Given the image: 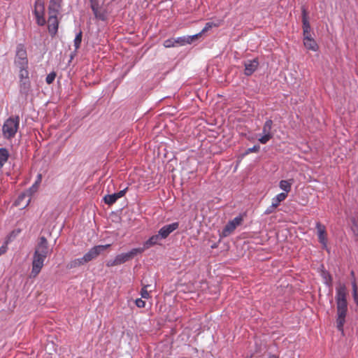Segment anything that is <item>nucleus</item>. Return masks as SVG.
<instances>
[{
    "label": "nucleus",
    "mask_w": 358,
    "mask_h": 358,
    "mask_svg": "<svg viewBox=\"0 0 358 358\" xmlns=\"http://www.w3.org/2000/svg\"><path fill=\"white\" fill-rule=\"evenodd\" d=\"M347 288L345 284L339 283L336 287V328L342 334L348 313Z\"/></svg>",
    "instance_id": "f257e3e1"
},
{
    "label": "nucleus",
    "mask_w": 358,
    "mask_h": 358,
    "mask_svg": "<svg viewBox=\"0 0 358 358\" xmlns=\"http://www.w3.org/2000/svg\"><path fill=\"white\" fill-rule=\"evenodd\" d=\"M110 244L95 245L90 248L82 257L71 260L69 264L70 268H74L84 265L96 259L101 252L110 247Z\"/></svg>",
    "instance_id": "f03ea898"
},
{
    "label": "nucleus",
    "mask_w": 358,
    "mask_h": 358,
    "mask_svg": "<svg viewBox=\"0 0 358 358\" xmlns=\"http://www.w3.org/2000/svg\"><path fill=\"white\" fill-rule=\"evenodd\" d=\"M14 64L18 68L19 73L29 72L27 52L23 43H18L16 46Z\"/></svg>",
    "instance_id": "7ed1b4c3"
},
{
    "label": "nucleus",
    "mask_w": 358,
    "mask_h": 358,
    "mask_svg": "<svg viewBox=\"0 0 358 358\" xmlns=\"http://www.w3.org/2000/svg\"><path fill=\"white\" fill-rule=\"evenodd\" d=\"M20 126L19 116H10L7 118L2 126V135L5 139L10 140L15 137Z\"/></svg>",
    "instance_id": "20e7f679"
},
{
    "label": "nucleus",
    "mask_w": 358,
    "mask_h": 358,
    "mask_svg": "<svg viewBox=\"0 0 358 358\" xmlns=\"http://www.w3.org/2000/svg\"><path fill=\"white\" fill-rule=\"evenodd\" d=\"M36 22L39 26H44L46 23L45 19V4L43 0H36L33 10Z\"/></svg>",
    "instance_id": "39448f33"
},
{
    "label": "nucleus",
    "mask_w": 358,
    "mask_h": 358,
    "mask_svg": "<svg viewBox=\"0 0 358 358\" xmlns=\"http://www.w3.org/2000/svg\"><path fill=\"white\" fill-rule=\"evenodd\" d=\"M31 90V82L29 78V72L19 73V90L20 93L25 98Z\"/></svg>",
    "instance_id": "423d86ee"
},
{
    "label": "nucleus",
    "mask_w": 358,
    "mask_h": 358,
    "mask_svg": "<svg viewBox=\"0 0 358 358\" xmlns=\"http://www.w3.org/2000/svg\"><path fill=\"white\" fill-rule=\"evenodd\" d=\"M45 259L46 257H43V255H33L31 271V275L32 277L35 278L39 274L44 266Z\"/></svg>",
    "instance_id": "0eeeda50"
},
{
    "label": "nucleus",
    "mask_w": 358,
    "mask_h": 358,
    "mask_svg": "<svg viewBox=\"0 0 358 358\" xmlns=\"http://www.w3.org/2000/svg\"><path fill=\"white\" fill-rule=\"evenodd\" d=\"M315 228L317 229L318 241L322 245V248L329 252V249L327 247L328 240L326 227L324 224H321L320 222H317L315 223Z\"/></svg>",
    "instance_id": "6e6552de"
},
{
    "label": "nucleus",
    "mask_w": 358,
    "mask_h": 358,
    "mask_svg": "<svg viewBox=\"0 0 358 358\" xmlns=\"http://www.w3.org/2000/svg\"><path fill=\"white\" fill-rule=\"evenodd\" d=\"M51 252V250L49 249L48 243L45 236H41L38 239V242L36 246L34 254H36L38 255H43V257H47Z\"/></svg>",
    "instance_id": "1a4fd4ad"
},
{
    "label": "nucleus",
    "mask_w": 358,
    "mask_h": 358,
    "mask_svg": "<svg viewBox=\"0 0 358 358\" xmlns=\"http://www.w3.org/2000/svg\"><path fill=\"white\" fill-rule=\"evenodd\" d=\"M242 221L243 217L241 215L236 216L233 220L229 221L222 229V236L224 237L228 236L241 224Z\"/></svg>",
    "instance_id": "9d476101"
},
{
    "label": "nucleus",
    "mask_w": 358,
    "mask_h": 358,
    "mask_svg": "<svg viewBox=\"0 0 358 358\" xmlns=\"http://www.w3.org/2000/svg\"><path fill=\"white\" fill-rule=\"evenodd\" d=\"M142 250H138L137 248L131 249L130 251L124 253H121L115 256L116 261L117 262L118 264L120 265L122 264H124L129 260L134 258L136 255L138 254H141Z\"/></svg>",
    "instance_id": "9b49d317"
},
{
    "label": "nucleus",
    "mask_w": 358,
    "mask_h": 358,
    "mask_svg": "<svg viewBox=\"0 0 358 358\" xmlns=\"http://www.w3.org/2000/svg\"><path fill=\"white\" fill-rule=\"evenodd\" d=\"M179 227V222H175L169 224H166L161 227L158 231L159 236L162 239L166 238L172 232L178 229Z\"/></svg>",
    "instance_id": "f8f14e48"
},
{
    "label": "nucleus",
    "mask_w": 358,
    "mask_h": 358,
    "mask_svg": "<svg viewBox=\"0 0 358 358\" xmlns=\"http://www.w3.org/2000/svg\"><path fill=\"white\" fill-rule=\"evenodd\" d=\"M163 45L166 48L184 46L187 45V41H185L183 36L177 38H168L164 41Z\"/></svg>",
    "instance_id": "ddd939ff"
},
{
    "label": "nucleus",
    "mask_w": 358,
    "mask_h": 358,
    "mask_svg": "<svg viewBox=\"0 0 358 358\" xmlns=\"http://www.w3.org/2000/svg\"><path fill=\"white\" fill-rule=\"evenodd\" d=\"M58 15H49L48 22V29L50 35L52 37H54L57 31L59 28V20L57 18Z\"/></svg>",
    "instance_id": "4468645a"
},
{
    "label": "nucleus",
    "mask_w": 358,
    "mask_h": 358,
    "mask_svg": "<svg viewBox=\"0 0 358 358\" xmlns=\"http://www.w3.org/2000/svg\"><path fill=\"white\" fill-rule=\"evenodd\" d=\"M259 64V60L257 58L245 61L244 74L247 76H251L257 69Z\"/></svg>",
    "instance_id": "2eb2a0df"
},
{
    "label": "nucleus",
    "mask_w": 358,
    "mask_h": 358,
    "mask_svg": "<svg viewBox=\"0 0 358 358\" xmlns=\"http://www.w3.org/2000/svg\"><path fill=\"white\" fill-rule=\"evenodd\" d=\"M62 0H50L48 11L49 15H58L62 9Z\"/></svg>",
    "instance_id": "dca6fc26"
},
{
    "label": "nucleus",
    "mask_w": 358,
    "mask_h": 358,
    "mask_svg": "<svg viewBox=\"0 0 358 358\" xmlns=\"http://www.w3.org/2000/svg\"><path fill=\"white\" fill-rule=\"evenodd\" d=\"M162 240L159 234L150 236L147 241H145L142 248H137L138 250H142V253L147 249L157 245L158 242Z\"/></svg>",
    "instance_id": "f3484780"
},
{
    "label": "nucleus",
    "mask_w": 358,
    "mask_h": 358,
    "mask_svg": "<svg viewBox=\"0 0 358 358\" xmlns=\"http://www.w3.org/2000/svg\"><path fill=\"white\" fill-rule=\"evenodd\" d=\"M303 32H310L311 27L308 18V12L305 6L301 7Z\"/></svg>",
    "instance_id": "a211bd4d"
},
{
    "label": "nucleus",
    "mask_w": 358,
    "mask_h": 358,
    "mask_svg": "<svg viewBox=\"0 0 358 358\" xmlns=\"http://www.w3.org/2000/svg\"><path fill=\"white\" fill-rule=\"evenodd\" d=\"M303 45L306 49L313 52H317L319 50L317 43L313 38L306 37V39L303 40Z\"/></svg>",
    "instance_id": "6ab92c4d"
},
{
    "label": "nucleus",
    "mask_w": 358,
    "mask_h": 358,
    "mask_svg": "<svg viewBox=\"0 0 358 358\" xmlns=\"http://www.w3.org/2000/svg\"><path fill=\"white\" fill-rule=\"evenodd\" d=\"M292 180H282L279 182V187L283 192L282 193H286V196H288V193L292 189Z\"/></svg>",
    "instance_id": "aec40b11"
},
{
    "label": "nucleus",
    "mask_w": 358,
    "mask_h": 358,
    "mask_svg": "<svg viewBox=\"0 0 358 358\" xmlns=\"http://www.w3.org/2000/svg\"><path fill=\"white\" fill-rule=\"evenodd\" d=\"M286 193H280L274 196L271 200V203L278 208L282 201L287 199Z\"/></svg>",
    "instance_id": "412c9836"
},
{
    "label": "nucleus",
    "mask_w": 358,
    "mask_h": 358,
    "mask_svg": "<svg viewBox=\"0 0 358 358\" xmlns=\"http://www.w3.org/2000/svg\"><path fill=\"white\" fill-rule=\"evenodd\" d=\"M96 20L101 21H106L108 19V13L106 9L101 8L96 13H93Z\"/></svg>",
    "instance_id": "4be33fe9"
},
{
    "label": "nucleus",
    "mask_w": 358,
    "mask_h": 358,
    "mask_svg": "<svg viewBox=\"0 0 358 358\" xmlns=\"http://www.w3.org/2000/svg\"><path fill=\"white\" fill-rule=\"evenodd\" d=\"M118 197L116 193L112 194H107L103 197L104 202L108 205H112L115 203Z\"/></svg>",
    "instance_id": "5701e85b"
},
{
    "label": "nucleus",
    "mask_w": 358,
    "mask_h": 358,
    "mask_svg": "<svg viewBox=\"0 0 358 358\" xmlns=\"http://www.w3.org/2000/svg\"><path fill=\"white\" fill-rule=\"evenodd\" d=\"M83 32L80 31L76 34V37L73 40V45L75 48V52L80 48L82 42Z\"/></svg>",
    "instance_id": "b1692460"
},
{
    "label": "nucleus",
    "mask_w": 358,
    "mask_h": 358,
    "mask_svg": "<svg viewBox=\"0 0 358 358\" xmlns=\"http://www.w3.org/2000/svg\"><path fill=\"white\" fill-rule=\"evenodd\" d=\"M272 126H273L272 120H271V119L266 120L263 126V129H262L263 134H272V133H271Z\"/></svg>",
    "instance_id": "393cba45"
},
{
    "label": "nucleus",
    "mask_w": 358,
    "mask_h": 358,
    "mask_svg": "<svg viewBox=\"0 0 358 358\" xmlns=\"http://www.w3.org/2000/svg\"><path fill=\"white\" fill-rule=\"evenodd\" d=\"M9 157L8 151L6 148H0V163L3 165L8 161Z\"/></svg>",
    "instance_id": "a878e982"
},
{
    "label": "nucleus",
    "mask_w": 358,
    "mask_h": 358,
    "mask_svg": "<svg viewBox=\"0 0 358 358\" xmlns=\"http://www.w3.org/2000/svg\"><path fill=\"white\" fill-rule=\"evenodd\" d=\"M322 278L324 280V284L326 286L331 287L332 286L333 278H332L331 275H330V273L327 271L323 272Z\"/></svg>",
    "instance_id": "bb28decb"
},
{
    "label": "nucleus",
    "mask_w": 358,
    "mask_h": 358,
    "mask_svg": "<svg viewBox=\"0 0 358 358\" xmlns=\"http://www.w3.org/2000/svg\"><path fill=\"white\" fill-rule=\"evenodd\" d=\"M220 24V21H218L217 22H208L205 24L204 27L203 28V29L201 31L202 34H203V33L208 31L210 29H211L213 27H219Z\"/></svg>",
    "instance_id": "cd10ccee"
},
{
    "label": "nucleus",
    "mask_w": 358,
    "mask_h": 358,
    "mask_svg": "<svg viewBox=\"0 0 358 358\" xmlns=\"http://www.w3.org/2000/svg\"><path fill=\"white\" fill-rule=\"evenodd\" d=\"M352 287L353 300H354L355 304L357 305V306H358V292H357V283H356L355 280H353L352 282Z\"/></svg>",
    "instance_id": "c85d7f7f"
},
{
    "label": "nucleus",
    "mask_w": 358,
    "mask_h": 358,
    "mask_svg": "<svg viewBox=\"0 0 358 358\" xmlns=\"http://www.w3.org/2000/svg\"><path fill=\"white\" fill-rule=\"evenodd\" d=\"M201 34H203L201 33V31H200L199 33L192 35V36H184L185 41H187V45L191 44L194 39L198 38L199 36H201Z\"/></svg>",
    "instance_id": "c756f323"
},
{
    "label": "nucleus",
    "mask_w": 358,
    "mask_h": 358,
    "mask_svg": "<svg viewBox=\"0 0 358 358\" xmlns=\"http://www.w3.org/2000/svg\"><path fill=\"white\" fill-rule=\"evenodd\" d=\"M273 137V134H264L262 136H261L258 141L262 144H266L268 142V141Z\"/></svg>",
    "instance_id": "7c9ffc66"
},
{
    "label": "nucleus",
    "mask_w": 358,
    "mask_h": 358,
    "mask_svg": "<svg viewBox=\"0 0 358 358\" xmlns=\"http://www.w3.org/2000/svg\"><path fill=\"white\" fill-rule=\"evenodd\" d=\"M149 285H144L141 290V296L142 299H149L150 297V293L148 291Z\"/></svg>",
    "instance_id": "2f4dec72"
},
{
    "label": "nucleus",
    "mask_w": 358,
    "mask_h": 358,
    "mask_svg": "<svg viewBox=\"0 0 358 358\" xmlns=\"http://www.w3.org/2000/svg\"><path fill=\"white\" fill-rule=\"evenodd\" d=\"M91 1V9L93 13H96L97 10H100L101 8H99V2L97 0H90Z\"/></svg>",
    "instance_id": "473e14b6"
},
{
    "label": "nucleus",
    "mask_w": 358,
    "mask_h": 358,
    "mask_svg": "<svg viewBox=\"0 0 358 358\" xmlns=\"http://www.w3.org/2000/svg\"><path fill=\"white\" fill-rule=\"evenodd\" d=\"M56 77V73L55 72H51L46 76L45 81L48 84H51L53 83Z\"/></svg>",
    "instance_id": "72a5a7b5"
},
{
    "label": "nucleus",
    "mask_w": 358,
    "mask_h": 358,
    "mask_svg": "<svg viewBox=\"0 0 358 358\" xmlns=\"http://www.w3.org/2000/svg\"><path fill=\"white\" fill-rule=\"evenodd\" d=\"M260 146L259 145H255L252 148H249L246 150L245 155H248L251 152H257L259 151Z\"/></svg>",
    "instance_id": "f704fd0d"
},
{
    "label": "nucleus",
    "mask_w": 358,
    "mask_h": 358,
    "mask_svg": "<svg viewBox=\"0 0 358 358\" xmlns=\"http://www.w3.org/2000/svg\"><path fill=\"white\" fill-rule=\"evenodd\" d=\"M277 208L276 206L273 205L272 203L267 207V208L265 210L264 215H270L275 211V209Z\"/></svg>",
    "instance_id": "c9c22d12"
},
{
    "label": "nucleus",
    "mask_w": 358,
    "mask_h": 358,
    "mask_svg": "<svg viewBox=\"0 0 358 358\" xmlns=\"http://www.w3.org/2000/svg\"><path fill=\"white\" fill-rule=\"evenodd\" d=\"M135 304L138 308H144L145 302L142 299V298H138L136 299Z\"/></svg>",
    "instance_id": "e433bc0d"
},
{
    "label": "nucleus",
    "mask_w": 358,
    "mask_h": 358,
    "mask_svg": "<svg viewBox=\"0 0 358 358\" xmlns=\"http://www.w3.org/2000/svg\"><path fill=\"white\" fill-rule=\"evenodd\" d=\"M117 265H119V264H118L117 262L116 261V257H115L114 259L108 261L106 263V266L108 267H111V266H117Z\"/></svg>",
    "instance_id": "4c0bfd02"
},
{
    "label": "nucleus",
    "mask_w": 358,
    "mask_h": 358,
    "mask_svg": "<svg viewBox=\"0 0 358 358\" xmlns=\"http://www.w3.org/2000/svg\"><path fill=\"white\" fill-rule=\"evenodd\" d=\"M8 250V245H7V243H3L1 247H0V256L5 254Z\"/></svg>",
    "instance_id": "58836bf2"
},
{
    "label": "nucleus",
    "mask_w": 358,
    "mask_h": 358,
    "mask_svg": "<svg viewBox=\"0 0 358 358\" xmlns=\"http://www.w3.org/2000/svg\"><path fill=\"white\" fill-rule=\"evenodd\" d=\"M127 187L123 189L122 190H120L119 192H117L116 194H117L118 199H120V198L122 197L123 196H124V194L127 192Z\"/></svg>",
    "instance_id": "ea45409f"
},
{
    "label": "nucleus",
    "mask_w": 358,
    "mask_h": 358,
    "mask_svg": "<svg viewBox=\"0 0 358 358\" xmlns=\"http://www.w3.org/2000/svg\"><path fill=\"white\" fill-rule=\"evenodd\" d=\"M38 187L33 184L31 187L29 188V192L31 194L35 193L38 190Z\"/></svg>",
    "instance_id": "a19ab883"
},
{
    "label": "nucleus",
    "mask_w": 358,
    "mask_h": 358,
    "mask_svg": "<svg viewBox=\"0 0 358 358\" xmlns=\"http://www.w3.org/2000/svg\"><path fill=\"white\" fill-rule=\"evenodd\" d=\"M303 40L306 39V37L312 38L310 32H303Z\"/></svg>",
    "instance_id": "79ce46f5"
},
{
    "label": "nucleus",
    "mask_w": 358,
    "mask_h": 358,
    "mask_svg": "<svg viewBox=\"0 0 358 358\" xmlns=\"http://www.w3.org/2000/svg\"><path fill=\"white\" fill-rule=\"evenodd\" d=\"M41 180H42V175H41V173H38L37 176H36V181H38L41 183Z\"/></svg>",
    "instance_id": "37998d69"
},
{
    "label": "nucleus",
    "mask_w": 358,
    "mask_h": 358,
    "mask_svg": "<svg viewBox=\"0 0 358 358\" xmlns=\"http://www.w3.org/2000/svg\"><path fill=\"white\" fill-rule=\"evenodd\" d=\"M34 184L38 187L41 183L35 180Z\"/></svg>",
    "instance_id": "c03bdc74"
},
{
    "label": "nucleus",
    "mask_w": 358,
    "mask_h": 358,
    "mask_svg": "<svg viewBox=\"0 0 358 358\" xmlns=\"http://www.w3.org/2000/svg\"><path fill=\"white\" fill-rule=\"evenodd\" d=\"M268 358H278V357L275 355H271V356H269Z\"/></svg>",
    "instance_id": "a18cd8bd"
},
{
    "label": "nucleus",
    "mask_w": 358,
    "mask_h": 358,
    "mask_svg": "<svg viewBox=\"0 0 358 358\" xmlns=\"http://www.w3.org/2000/svg\"><path fill=\"white\" fill-rule=\"evenodd\" d=\"M3 164L1 163H0V170L1 169V168L3 167Z\"/></svg>",
    "instance_id": "49530a36"
},
{
    "label": "nucleus",
    "mask_w": 358,
    "mask_h": 358,
    "mask_svg": "<svg viewBox=\"0 0 358 358\" xmlns=\"http://www.w3.org/2000/svg\"><path fill=\"white\" fill-rule=\"evenodd\" d=\"M351 275H354V272L353 271L351 272Z\"/></svg>",
    "instance_id": "de8ad7c7"
},
{
    "label": "nucleus",
    "mask_w": 358,
    "mask_h": 358,
    "mask_svg": "<svg viewBox=\"0 0 358 358\" xmlns=\"http://www.w3.org/2000/svg\"><path fill=\"white\" fill-rule=\"evenodd\" d=\"M357 236H358V233H357Z\"/></svg>",
    "instance_id": "09e8293b"
}]
</instances>
